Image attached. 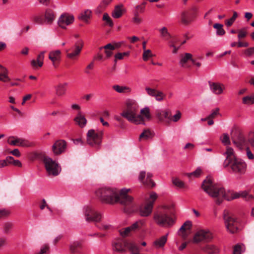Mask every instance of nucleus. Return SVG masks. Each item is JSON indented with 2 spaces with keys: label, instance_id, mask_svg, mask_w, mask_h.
<instances>
[{
  "label": "nucleus",
  "instance_id": "nucleus-33",
  "mask_svg": "<svg viewBox=\"0 0 254 254\" xmlns=\"http://www.w3.org/2000/svg\"><path fill=\"white\" fill-rule=\"evenodd\" d=\"M168 234L163 236L154 242V246L156 248L163 247L166 244L167 240Z\"/></svg>",
  "mask_w": 254,
  "mask_h": 254
},
{
  "label": "nucleus",
  "instance_id": "nucleus-27",
  "mask_svg": "<svg viewBox=\"0 0 254 254\" xmlns=\"http://www.w3.org/2000/svg\"><path fill=\"white\" fill-rule=\"evenodd\" d=\"M74 120L76 123L81 127H84L87 123V120L85 118V116L82 115L81 112H79L78 113Z\"/></svg>",
  "mask_w": 254,
  "mask_h": 254
},
{
  "label": "nucleus",
  "instance_id": "nucleus-7",
  "mask_svg": "<svg viewBox=\"0 0 254 254\" xmlns=\"http://www.w3.org/2000/svg\"><path fill=\"white\" fill-rule=\"evenodd\" d=\"M103 135V131L102 130H89L87 133V143L92 146H99L101 144Z\"/></svg>",
  "mask_w": 254,
  "mask_h": 254
},
{
  "label": "nucleus",
  "instance_id": "nucleus-45",
  "mask_svg": "<svg viewBox=\"0 0 254 254\" xmlns=\"http://www.w3.org/2000/svg\"><path fill=\"white\" fill-rule=\"evenodd\" d=\"M153 56V55L152 54L151 50H146L143 51L142 54V59L143 61H147L149 58H151Z\"/></svg>",
  "mask_w": 254,
  "mask_h": 254
},
{
  "label": "nucleus",
  "instance_id": "nucleus-9",
  "mask_svg": "<svg viewBox=\"0 0 254 254\" xmlns=\"http://www.w3.org/2000/svg\"><path fill=\"white\" fill-rule=\"evenodd\" d=\"M43 162L47 172L49 175L56 176L59 174L61 168L56 161L49 157H45Z\"/></svg>",
  "mask_w": 254,
  "mask_h": 254
},
{
  "label": "nucleus",
  "instance_id": "nucleus-39",
  "mask_svg": "<svg viewBox=\"0 0 254 254\" xmlns=\"http://www.w3.org/2000/svg\"><path fill=\"white\" fill-rule=\"evenodd\" d=\"M223 25L220 23H215L213 27L216 30V34L217 36H222L225 34V31L223 28Z\"/></svg>",
  "mask_w": 254,
  "mask_h": 254
},
{
  "label": "nucleus",
  "instance_id": "nucleus-4",
  "mask_svg": "<svg viewBox=\"0 0 254 254\" xmlns=\"http://www.w3.org/2000/svg\"><path fill=\"white\" fill-rule=\"evenodd\" d=\"M225 159L223 163L224 168L230 167L233 173L238 175L244 174L247 169V164L245 161L237 158L233 148L226 147V150L223 153Z\"/></svg>",
  "mask_w": 254,
  "mask_h": 254
},
{
  "label": "nucleus",
  "instance_id": "nucleus-22",
  "mask_svg": "<svg viewBox=\"0 0 254 254\" xmlns=\"http://www.w3.org/2000/svg\"><path fill=\"white\" fill-rule=\"evenodd\" d=\"M201 250L207 254H218L220 253V249L215 245L205 244L200 247Z\"/></svg>",
  "mask_w": 254,
  "mask_h": 254
},
{
  "label": "nucleus",
  "instance_id": "nucleus-6",
  "mask_svg": "<svg viewBox=\"0 0 254 254\" xmlns=\"http://www.w3.org/2000/svg\"><path fill=\"white\" fill-rule=\"evenodd\" d=\"M157 198L158 195L156 192H150L149 196L145 199L144 205L141 206L139 208V214L141 216L147 217L151 214L154 203Z\"/></svg>",
  "mask_w": 254,
  "mask_h": 254
},
{
  "label": "nucleus",
  "instance_id": "nucleus-44",
  "mask_svg": "<svg viewBox=\"0 0 254 254\" xmlns=\"http://www.w3.org/2000/svg\"><path fill=\"white\" fill-rule=\"evenodd\" d=\"M182 117V113L180 111H177L176 114L172 116L171 115V119L169 120V122L173 121L174 122H177L179 121Z\"/></svg>",
  "mask_w": 254,
  "mask_h": 254
},
{
  "label": "nucleus",
  "instance_id": "nucleus-17",
  "mask_svg": "<svg viewBox=\"0 0 254 254\" xmlns=\"http://www.w3.org/2000/svg\"><path fill=\"white\" fill-rule=\"evenodd\" d=\"M7 142L10 145L13 146H20L22 147L30 146V143L27 140L14 136H9L8 138Z\"/></svg>",
  "mask_w": 254,
  "mask_h": 254
},
{
  "label": "nucleus",
  "instance_id": "nucleus-15",
  "mask_svg": "<svg viewBox=\"0 0 254 254\" xmlns=\"http://www.w3.org/2000/svg\"><path fill=\"white\" fill-rule=\"evenodd\" d=\"M144 90L148 96L154 98L156 101L161 102L165 98L166 95L160 90L148 86L145 87Z\"/></svg>",
  "mask_w": 254,
  "mask_h": 254
},
{
  "label": "nucleus",
  "instance_id": "nucleus-47",
  "mask_svg": "<svg viewBox=\"0 0 254 254\" xmlns=\"http://www.w3.org/2000/svg\"><path fill=\"white\" fill-rule=\"evenodd\" d=\"M45 51L41 52L37 57V62L39 67H41L43 64V60L44 59Z\"/></svg>",
  "mask_w": 254,
  "mask_h": 254
},
{
  "label": "nucleus",
  "instance_id": "nucleus-50",
  "mask_svg": "<svg viewBox=\"0 0 254 254\" xmlns=\"http://www.w3.org/2000/svg\"><path fill=\"white\" fill-rule=\"evenodd\" d=\"M13 224L10 222H6L3 225V233L8 234L12 228Z\"/></svg>",
  "mask_w": 254,
  "mask_h": 254
},
{
  "label": "nucleus",
  "instance_id": "nucleus-2",
  "mask_svg": "<svg viewBox=\"0 0 254 254\" xmlns=\"http://www.w3.org/2000/svg\"><path fill=\"white\" fill-rule=\"evenodd\" d=\"M129 190V189L124 188L119 191L116 188L106 187L99 189L96 194L104 203L113 204L119 202L124 205H128L133 200V198L127 194Z\"/></svg>",
  "mask_w": 254,
  "mask_h": 254
},
{
  "label": "nucleus",
  "instance_id": "nucleus-41",
  "mask_svg": "<svg viewBox=\"0 0 254 254\" xmlns=\"http://www.w3.org/2000/svg\"><path fill=\"white\" fill-rule=\"evenodd\" d=\"M202 170L200 167H198L197 169L194 171L193 172L188 173L187 176L189 178L194 177L197 178L199 177L202 174Z\"/></svg>",
  "mask_w": 254,
  "mask_h": 254
},
{
  "label": "nucleus",
  "instance_id": "nucleus-51",
  "mask_svg": "<svg viewBox=\"0 0 254 254\" xmlns=\"http://www.w3.org/2000/svg\"><path fill=\"white\" fill-rule=\"evenodd\" d=\"M173 183L174 185L180 188H183L185 187V184L184 183L179 180V179L175 178L173 180Z\"/></svg>",
  "mask_w": 254,
  "mask_h": 254
},
{
  "label": "nucleus",
  "instance_id": "nucleus-25",
  "mask_svg": "<svg viewBox=\"0 0 254 254\" xmlns=\"http://www.w3.org/2000/svg\"><path fill=\"white\" fill-rule=\"evenodd\" d=\"M56 19V14L50 9L46 10L44 14V22L46 24L51 25Z\"/></svg>",
  "mask_w": 254,
  "mask_h": 254
},
{
  "label": "nucleus",
  "instance_id": "nucleus-34",
  "mask_svg": "<svg viewBox=\"0 0 254 254\" xmlns=\"http://www.w3.org/2000/svg\"><path fill=\"white\" fill-rule=\"evenodd\" d=\"M124 11L123 5H117L112 12V16L115 18H120L123 15Z\"/></svg>",
  "mask_w": 254,
  "mask_h": 254
},
{
  "label": "nucleus",
  "instance_id": "nucleus-35",
  "mask_svg": "<svg viewBox=\"0 0 254 254\" xmlns=\"http://www.w3.org/2000/svg\"><path fill=\"white\" fill-rule=\"evenodd\" d=\"M160 37L165 40H169L172 38V36L168 32L166 27H163L159 29Z\"/></svg>",
  "mask_w": 254,
  "mask_h": 254
},
{
  "label": "nucleus",
  "instance_id": "nucleus-52",
  "mask_svg": "<svg viewBox=\"0 0 254 254\" xmlns=\"http://www.w3.org/2000/svg\"><path fill=\"white\" fill-rule=\"evenodd\" d=\"M131 231L130 227H126L120 230V235L123 237L128 236L130 232Z\"/></svg>",
  "mask_w": 254,
  "mask_h": 254
},
{
  "label": "nucleus",
  "instance_id": "nucleus-36",
  "mask_svg": "<svg viewBox=\"0 0 254 254\" xmlns=\"http://www.w3.org/2000/svg\"><path fill=\"white\" fill-rule=\"evenodd\" d=\"M126 248L129 250L131 254L139 253V249L137 245L134 243L126 241Z\"/></svg>",
  "mask_w": 254,
  "mask_h": 254
},
{
  "label": "nucleus",
  "instance_id": "nucleus-14",
  "mask_svg": "<svg viewBox=\"0 0 254 254\" xmlns=\"http://www.w3.org/2000/svg\"><path fill=\"white\" fill-rule=\"evenodd\" d=\"M74 20V16L68 13H64L60 15L58 20V24L60 27L66 29L67 26L71 24Z\"/></svg>",
  "mask_w": 254,
  "mask_h": 254
},
{
  "label": "nucleus",
  "instance_id": "nucleus-19",
  "mask_svg": "<svg viewBox=\"0 0 254 254\" xmlns=\"http://www.w3.org/2000/svg\"><path fill=\"white\" fill-rule=\"evenodd\" d=\"M192 224L191 221H187L179 229L178 234L183 239L186 240L190 234L189 230L190 229Z\"/></svg>",
  "mask_w": 254,
  "mask_h": 254
},
{
  "label": "nucleus",
  "instance_id": "nucleus-20",
  "mask_svg": "<svg viewBox=\"0 0 254 254\" xmlns=\"http://www.w3.org/2000/svg\"><path fill=\"white\" fill-rule=\"evenodd\" d=\"M208 85L211 91L215 95H219L223 93L225 89L224 84L219 82L208 81Z\"/></svg>",
  "mask_w": 254,
  "mask_h": 254
},
{
  "label": "nucleus",
  "instance_id": "nucleus-3",
  "mask_svg": "<svg viewBox=\"0 0 254 254\" xmlns=\"http://www.w3.org/2000/svg\"><path fill=\"white\" fill-rule=\"evenodd\" d=\"M139 106L133 99H127L125 102V108L121 113V116L126 118L128 122L135 125L145 124V119L150 120L151 116L148 107L141 109L138 114Z\"/></svg>",
  "mask_w": 254,
  "mask_h": 254
},
{
  "label": "nucleus",
  "instance_id": "nucleus-29",
  "mask_svg": "<svg viewBox=\"0 0 254 254\" xmlns=\"http://www.w3.org/2000/svg\"><path fill=\"white\" fill-rule=\"evenodd\" d=\"M153 136V132L149 129H147L144 130L143 132L140 134L139 140V141H141L142 139L147 140L152 138Z\"/></svg>",
  "mask_w": 254,
  "mask_h": 254
},
{
  "label": "nucleus",
  "instance_id": "nucleus-37",
  "mask_svg": "<svg viewBox=\"0 0 254 254\" xmlns=\"http://www.w3.org/2000/svg\"><path fill=\"white\" fill-rule=\"evenodd\" d=\"M92 11L90 9H86L82 11L78 16V18L84 21H87L90 18Z\"/></svg>",
  "mask_w": 254,
  "mask_h": 254
},
{
  "label": "nucleus",
  "instance_id": "nucleus-16",
  "mask_svg": "<svg viewBox=\"0 0 254 254\" xmlns=\"http://www.w3.org/2000/svg\"><path fill=\"white\" fill-rule=\"evenodd\" d=\"M66 143L64 140H58L56 141L52 146V150L56 155H60L65 150Z\"/></svg>",
  "mask_w": 254,
  "mask_h": 254
},
{
  "label": "nucleus",
  "instance_id": "nucleus-18",
  "mask_svg": "<svg viewBox=\"0 0 254 254\" xmlns=\"http://www.w3.org/2000/svg\"><path fill=\"white\" fill-rule=\"evenodd\" d=\"M146 173L144 171H141L140 172L138 180L143 185L148 187H153L155 186V183L151 180L152 175L151 173H147L146 179Z\"/></svg>",
  "mask_w": 254,
  "mask_h": 254
},
{
  "label": "nucleus",
  "instance_id": "nucleus-42",
  "mask_svg": "<svg viewBox=\"0 0 254 254\" xmlns=\"http://www.w3.org/2000/svg\"><path fill=\"white\" fill-rule=\"evenodd\" d=\"M238 15L236 11H233V15L232 17L230 18L229 19H228L226 20L225 21V24L227 26L230 27L231 26L233 23L235 21L236 18H237Z\"/></svg>",
  "mask_w": 254,
  "mask_h": 254
},
{
  "label": "nucleus",
  "instance_id": "nucleus-64",
  "mask_svg": "<svg viewBox=\"0 0 254 254\" xmlns=\"http://www.w3.org/2000/svg\"><path fill=\"white\" fill-rule=\"evenodd\" d=\"M34 21L35 23L39 24H42L43 23V20L40 16H35L34 18Z\"/></svg>",
  "mask_w": 254,
  "mask_h": 254
},
{
  "label": "nucleus",
  "instance_id": "nucleus-49",
  "mask_svg": "<svg viewBox=\"0 0 254 254\" xmlns=\"http://www.w3.org/2000/svg\"><path fill=\"white\" fill-rule=\"evenodd\" d=\"M144 222L143 221H138L133 223L131 226H130L131 230H135L144 225Z\"/></svg>",
  "mask_w": 254,
  "mask_h": 254
},
{
  "label": "nucleus",
  "instance_id": "nucleus-1",
  "mask_svg": "<svg viewBox=\"0 0 254 254\" xmlns=\"http://www.w3.org/2000/svg\"><path fill=\"white\" fill-rule=\"evenodd\" d=\"M203 190L210 197L216 199V203L220 204L223 199L231 200L240 197L246 198L247 200H250L254 198V196L250 194L247 191H242L239 193L231 194L226 192L224 188L220 185L215 183L211 177H207L202 182L201 185Z\"/></svg>",
  "mask_w": 254,
  "mask_h": 254
},
{
  "label": "nucleus",
  "instance_id": "nucleus-5",
  "mask_svg": "<svg viewBox=\"0 0 254 254\" xmlns=\"http://www.w3.org/2000/svg\"><path fill=\"white\" fill-rule=\"evenodd\" d=\"M171 207L163 205L159 207L154 213L153 219L155 223L160 226L170 228L175 223V219L171 216Z\"/></svg>",
  "mask_w": 254,
  "mask_h": 254
},
{
  "label": "nucleus",
  "instance_id": "nucleus-8",
  "mask_svg": "<svg viewBox=\"0 0 254 254\" xmlns=\"http://www.w3.org/2000/svg\"><path fill=\"white\" fill-rule=\"evenodd\" d=\"M223 219L228 231L231 233H235L238 230L239 222L229 211L225 210L223 212Z\"/></svg>",
  "mask_w": 254,
  "mask_h": 254
},
{
  "label": "nucleus",
  "instance_id": "nucleus-23",
  "mask_svg": "<svg viewBox=\"0 0 254 254\" xmlns=\"http://www.w3.org/2000/svg\"><path fill=\"white\" fill-rule=\"evenodd\" d=\"M126 241L119 240L115 242L113 244V250L118 253H124L126 252Z\"/></svg>",
  "mask_w": 254,
  "mask_h": 254
},
{
  "label": "nucleus",
  "instance_id": "nucleus-43",
  "mask_svg": "<svg viewBox=\"0 0 254 254\" xmlns=\"http://www.w3.org/2000/svg\"><path fill=\"white\" fill-rule=\"evenodd\" d=\"M221 140L225 145H229L231 144L230 137L227 133H223L221 137Z\"/></svg>",
  "mask_w": 254,
  "mask_h": 254
},
{
  "label": "nucleus",
  "instance_id": "nucleus-28",
  "mask_svg": "<svg viewBox=\"0 0 254 254\" xmlns=\"http://www.w3.org/2000/svg\"><path fill=\"white\" fill-rule=\"evenodd\" d=\"M67 83H61L57 85L56 88V93L58 96L64 95L66 91Z\"/></svg>",
  "mask_w": 254,
  "mask_h": 254
},
{
  "label": "nucleus",
  "instance_id": "nucleus-57",
  "mask_svg": "<svg viewBox=\"0 0 254 254\" xmlns=\"http://www.w3.org/2000/svg\"><path fill=\"white\" fill-rule=\"evenodd\" d=\"M49 247L48 245H45L41 247L40 252L36 254H44L49 250Z\"/></svg>",
  "mask_w": 254,
  "mask_h": 254
},
{
  "label": "nucleus",
  "instance_id": "nucleus-48",
  "mask_svg": "<svg viewBox=\"0 0 254 254\" xmlns=\"http://www.w3.org/2000/svg\"><path fill=\"white\" fill-rule=\"evenodd\" d=\"M238 38L240 40L242 38H245L247 36L248 34V32L247 31L246 28H244L238 31Z\"/></svg>",
  "mask_w": 254,
  "mask_h": 254
},
{
  "label": "nucleus",
  "instance_id": "nucleus-38",
  "mask_svg": "<svg viewBox=\"0 0 254 254\" xmlns=\"http://www.w3.org/2000/svg\"><path fill=\"white\" fill-rule=\"evenodd\" d=\"M103 49H105V53L107 58L110 57L113 55V51L114 50V48L112 46V43H109L104 47H101L100 50Z\"/></svg>",
  "mask_w": 254,
  "mask_h": 254
},
{
  "label": "nucleus",
  "instance_id": "nucleus-56",
  "mask_svg": "<svg viewBox=\"0 0 254 254\" xmlns=\"http://www.w3.org/2000/svg\"><path fill=\"white\" fill-rule=\"evenodd\" d=\"M243 245H237L235 246L233 251V254H241Z\"/></svg>",
  "mask_w": 254,
  "mask_h": 254
},
{
  "label": "nucleus",
  "instance_id": "nucleus-53",
  "mask_svg": "<svg viewBox=\"0 0 254 254\" xmlns=\"http://www.w3.org/2000/svg\"><path fill=\"white\" fill-rule=\"evenodd\" d=\"M103 20L106 21V23L110 26L112 27L113 26V23L109 17V15L107 13H105L103 15Z\"/></svg>",
  "mask_w": 254,
  "mask_h": 254
},
{
  "label": "nucleus",
  "instance_id": "nucleus-12",
  "mask_svg": "<svg viewBox=\"0 0 254 254\" xmlns=\"http://www.w3.org/2000/svg\"><path fill=\"white\" fill-rule=\"evenodd\" d=\"M233 144L240 149H243L248 145V139L245 135L242 132L236 131L231 136Z\"/></svg>",
  "mask_w": 254,
  "mask_h": 254
},
{
  "label": "nucleus",
  "instance_id": "nucleus-24",
  "mask_svg": "<svg viewBox=\"0 0 254 254\" xmlns=\"http://www.w3.org/2000/svg\"><path fill=\"white\" fill-rule=\"evenodd\" d=\"M193 15L190 11H184L181 15V22L185 25L190 24L193 20Z\"/></svg>",
  "mask_w": 254,
  "mask_h": 254
},
{
  "label": "nucleus",
  "instance_id": "nucleus-58",
  "mask_svg": "<svg viewBox=\"0 0 254 254\" xmlns=\"http://www.w3.org/2000/svg\"><path fill=\"white\" fill-rule=\"evenodd\" d=\"M93 67H94V63L91 62L89 64H88L87 65V66L86 67V68L85 69L84 72L87 74H89L90 73L89 70L92 69L93 68Z\"/></svg>",
  "mask_w": 254,
  "mask_h": 254
},
{
  "label": "nucleus",
  "instance_id": "nucleus-54",
  "mask_svg": "<svg viewBox=\"0 0 254 254\" xmlns=\"http://www.w3.org/2000/svg\"><path fill=\"white\" fill-rule=\"evenodd\" d=\"M218 115H219V109L218 108H216L212 111L211 113L208 116V118L209 119H213Z\"/></svg>",
  "mask_w": 254,
  "mask_h": 254
},
{
  "label": "nucleus",
  "instance_id": "nucleus-40",
  "mask_svg": "<svg viewBox=\"0 0 254 254\" xmlns=\"http://www.w3.org/2000/svg\"><path fill=\"white\" fill-rule=\"evenodd\" d=\"M242 102L246 105L254 104V94L244 97L242 99Z\"/></svg>",
  "mask_w": 254,
  "mask_h": 254
},
{
  "label": "nucleus",
  "instance_id": "nucleus-32",
  "mask_svg": "<svg viewBox=\"0 0 254 254\" xmlns=\"http://www.w3.org/2000/svg\"><path fill=\"white\" fill-rule=\"evenodd\" d=\"M7 69L0 64V80L3 82H7L10 80V78L8 76Z\"/></svg>",
  "mask_w": 254,
  "mask_h": 254
},
{
  "label": "nucleus",
  "instance_id": "nucleus-61",
  "mask_svg": "<svg viewBox=\"0 0 254 254\" xmlns=\"http://www.w3.org/2000/svg\"><path fill=\"white\" fill-rule=\"evenodd\" d=\"M245 54L247 56H251L254 54V47H252L246 49L245 51Z\"/></svg>",
  "mask_w": 254,
  "mask_h": 254
},
{
  "label": "nucleus",
  "instance_id": "nucleus-11",
  "mask_svg": "<svg viewBox=\"0 0 254 254\" xmlns=\"http://www.w3.org/2000/svg\"><path fill=\"white\" fill-rule=\"evenodd\" d=\"M85 219L88 222H100L102 218V214L91 206H86L84 208Z\"/></svg>",
  "mask_w": 254,
  "mask_h": 254
},
{
  "label": "nucleus",
  "instance_id": "nucleus-13",
  "mask_svg": "<svg viewBox=\"0 0 254 254\" xmlns=\"http://www.w3.org/2000/svg\"><path fill=\"white\" fill-rule=\"evenodd\" d=\"M213 239L212 234L207 230H200L197 232L193 237V242H208Z\"/></svg>",
  "mask_w": 254,
  "mask_h": 254
},
{
  "label": "nucleus",
  "instance_id": "nucleus-31",
  "mask_svg": "<svg viewBox=\"0 0 254 254\" xmlns=\"http://www.w3.org/2000/svg\"><path fill=\"white\" fill-rule=\"evenodd\" d=\"M192 55L190 53H185L184 55L182 56L179 62L180 65L183 67H189L187 65V63L189 60L191 61Z\"/></svg>",
  "mask_w": 254,
  "mask_h": 254
},
{
  "label": "nucleus",
  "instance_id": "nucleus-60",
  "mask_svg": "<svg viewBox=\"0 0 254 254\" xmlns=\"http://www.w3.org/2000/svg\"><path fill=\"white\" fill-rule=\"evenodd\" d=\"M246 154L249 159L252 160L254 158V156L249 147L246 148Z\"/></svg>",
  "mask_w": 254,
  "mask_h": 254
},
{
  "label": "nucleus",
  "instance_id": "nucleus-55",
  "mask_svg": "<svg viewBox=\"0 0 254 254\" xmlns=\"http://www.w3.org/2000/svg\"><path fill=\"white\" fill-rule=\"evenodd\" d=\"M112 0H102L99 6V8L102 10L104 9L112 1Z\"/></svg>",
  "mask_w": 254,
  "mask_h": 254
},
{
  "label": "nucleus",
  "instance_id": "nucleus-21",
  "mask_svg": "<svg viewBox=\"0 0 254 254\" xmlns=\"http://www.w3.org/2000/svg\"><path fill=\"white\" fill-rule=\"evenodd\" d=\"M156 116L161 122L169 123V120L171 119V113L168 110H157L156 111Z\"/></svg>",
  "mask_w": 254,
  "mask_h": 254
},
{
  "label": "nucleus",
  "instance_id": "nucleus-10",
  "mask_svg": "<svg viewBox=\"0 0 254 254\" xmlns=\"http://www.w3.org/2000/svg\"><path fill=\"white\" fill-rule=\"evenodd\" d=\"M84 41L82 39H77L70 49L66 51V52L70 51L67 54V57L73 60L79 56L84 47Z\"/></svg>",
  "mask_w": 254,
  "mask_h": 254
},
{
  "label": "nucleus",
  "instance_id": "nucleus-63",
  "mask_svg": "<svg viewBox=\"0 0 254 254\" xmlns=\"http://www.w3.org/2000/svg\"><path fill=\"white\" fill-rule=\"evenodd\" d=\"M169 43H170V47L173 48V53L174 54L177 53L178 50L179 49V47H177L176 46H175L173 43V42L172 41H170Z\"/></svg>",
  "mask_w": 254,
  "mask_h": 254
},
{
  "label": "nucleus",
  "instance_id": "nucleus-46",
  "mask_svg": "<svg viewBox=\"0 0 254 254\" xmlns=\"http://www.w3.org/2000/svg\"><path fill=\"white\" fill-rule=\"evenodd\" d=\"M13 159L12 156H7L5 159L0 160V168H2L7 166L9 164V161Z\"/></svg>",
  "mask_w": 254,
  "mask_h": 254
},
{
  "label": "nucleus",
  "instance_id": "nucleus-59",
  "mask_svg": "<svg viewBox=\"0 0 254 254\" xmlns=\"http://www.w3.org/2000/svg\"><path fill=\"white\" fill-rule=\"evenodd\" d=\"M9 164H13L14 166H18V167H21L22 164L20 161L18 160H14L13 158V159L9 161Z\"/></svg>",
  "mask_w": 254,
  "mask_h": 254
},
{
  "label": "nucleus",
  "instance_id": "nucleus-26",
  "mask_svg": "<svg viewBox=\"0 0 254 254\" xmlns=\"http://www.w3.org/2000/svg\"><path fill=\"white\" fill-rule=\"evenodd\" d=\"M112 88L119 93L128 94L131 92V88L127 86L114 85Z\"/></svg>",
  "mask_w": 254,
  "mask_h": 254
},
{
  "label": "nucleus",
  "instance_id": "nucleus-62",
  "mask_svg": "<svg viewBox=\"0 0 254 254\" xmlns=\"http://www.w3.org/2000/svg\"><path fill=\"white\" fill-rule=\"evenodd\" d=\"M7 244V240L5 237H0V249L6 246Z\"/></svg>",
  "mask_w": 254,
  "mask_h": 254
},
{
  "label": "nucleus",
  "instance_id": "nucleus-30",
  "mask_svg": "<svg viewBox=\"0 0 254 254\" xmlns=\"http://www.w3.org/2000/svg\"><path fill=\"white\" fill-rule=\"evenodd\" d=\"M61 52L60 50L51 51L49 54V59L53 62V64L55 65V62L60 60Z\"/></svg>",
  "mask_w": 254,
  "mask_h": 254
}]
</instances>
